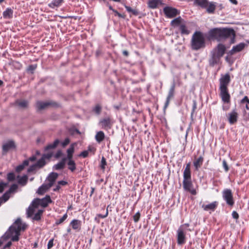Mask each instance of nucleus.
<instances>
[{
	"mask_svg": "<svg viewBox=\"0 0 249 249\" xmlns=\"http://www.w3.org/2000/svg\"><path fill=\"white\" fill-rule=\"evenodd\" d=\"M108 214V210L107 209V210H106V213L105 214L102 215L101 214H98L97 215V216L99 218H106V217H107V216Z\"/></svg>",
	"mask_w": 249,
	"mask_h": 249,
	"instance_id": "58",
	"label": "nucleus"
},
{
	"mask_svg": "<svg viewBox=\"0 0 249 249\" xmlns=\"http://www.w3.org/2000/svg\"><path fill=\"white\" fill-rule=\"evenodd\" d=\"M46 163V161L41 157V158L37 161L36 164L38 168H42Z\"/></svg>",
	"mask_w": 249,
	"mask_h": 249,
	"instance_id": "41",
	"label": "nucleus"
},
{
	"mask_svg": "<svg viewBox=\"0 0 249 249\" xmlns=\"http://www.w3.org/2000/svg\"><path fill=\"white\" fill-rule=\"evenodd\" d=\"M102 109V107L99 105H96V106L93 108V111L97 115L100 114Z\"/></svg>",
	"mask_w": 249,
	"mask_h": 249,
	"instance_id": "47",
	"label": "nucleus"
},
{
	"mask_svg": "<svg viewBox=\"0 0 249 249\" xmlns=\"http://www.w3.org/2000/svg\"><path fill=\"white\" fill-rule=\"evenodd\" d=\"M99 124L101 125L102 128L109 129L111 128L112 123L109 117H107L101 120Z\"/></svg>",
	"mask_w": 249,
	"mask_h": 249,
	"instance_id": "15",
	"label": "nucleus"
},
{
	"mask_svg": "<svg viewBox=\"0 0 249 249\" xmlns=\"http://www.w3.org/2000/svg\"><path fill=\"white\" fill-rule=\"evenodd\" d=\"M63 2V0H53L49 3L48 6L51 8H54L60 6Z\"/></svg>",
	"mask_w": 249,
	"mask_h": 249,
	"instance_id": "30",
	"label": "nucleus"
},
{
	"mask_svg": "<svg viewBox=\"0 0 249 249\" xmlns=\"http://www.w3.org/2000/svg\"><path fill=\"white\" fill-rule=\"evenodd\" d=\"M163 11L165 16L168 18H173L180 13L179 11L177 9L170 6L165 7Z\"/></svg>",
	"mask_w": 249,
	"mask_h": 249,
	"instance_id": "5",
	"label": "nucleus"
},
{
	"mask_svg": "<svg viewBox=\"0 0 249 249\" xmlns=\"http://www.w3.org/2000/svg\"><path fill=\"white\" fill-rule=\"evenodd\" d=\"M160 4H161L160 0H149L148 2V6L152 9L156 8Z\"/></svg>",
	"mask_w": 249,
	"mask_h": 249,
	"instance_id": "28",
	"label": "nucleus"
},
{
	"mask_svg": "<svg viewBox=\"0 0 249 249\" xmlns=\"http://www.w3.org/2000/svg\"><path fill=\"white\" fill-rule=\"evenodd\" d=\"M177 243L182 245L186 242V230L183 225H181L177 230Z\"/></svg>",
	"mask_w": 249,
	"mask_h": 249,
	"instance_id": "4",
	"label": "nucleus"
},
{
	"mask_svg": "<svg viewBox=\"0 0 249 249\" xmlns=\"http://www.w3.org/2000/svg\"><path fill=\"white\" fill-rule=\"evenodd\" d=\"M68 215L67 213H65L63 215L62 217H61L60 219L56 220L55 222V224L56 225H59L63 223L67 218Z\"/></svg>",
	"mask_w": 249,
	"mask_h": 249,
	"instance_id": "46",
	"label": "nucleus"
},
{
	"mask_svg": "<svg viewBox=\"0 0 249 249\" xmlns=\"http://www.w3.org/2000/svg\"><path fill=\"white\" fill-rule=\"evenodd\" d=\"M8 183L0 182V193H2L4 189L7 186ZM4 199L3 198V196L1 197H0V206L2 203H4Z\"/></svg>",
	"mask_w": 249,
	"mask_h": 249,
	"instance_id": "36",
	"label": "nucleus"
},
{
	"mask_svg": "<svg viewBox=\"0 0 249 249\" xmlns=\"http://www.w3.org/2000/svg\"><path fill=\"white\" fill-rule=\"evenodd\" d=\"M38 198L35 199L32 203L31 206H29L27 211V216L29 217H32L36 210L40 205V203L38 201Z\"/></svg>",
	"mask_w": 249,
	"mask_h": 249,
	"instance_id": "9",
	"label": "nucleus"
},
{
	"mask_svg": "<svg viewBox=\"0 0 249 249\" xmlns=\"http://www.w3.org/2000/svg\"><path fill=\"white\" fill-rule=\"evenodd\" d=\"M221 99L224 104L229 103L230 101V94H221Z\"/></svg>",
	"mask_w": 249,
	"mask_h": 249,
	"instance_id": "42",
	"label": "nucleus"
},
{
	"mask_svg": "<svg viewBox=\"0 0 249 249\" xmlns=\"http://www.w3.org/2000/svg\"><path fill=\"white\" fill-rule=\"evenodd\" d=\"M179 28L182 35H188L191 33V31L188 29L184 22L180 25Z\"/></svg>",
	"mask_w": 249,
	"mask_h": 249,
	"instance_id": "31",
	"label": "nucleus"
},
{
	"mask_svg": "<svg viewBox=\"0 0 249 249\" xmlns=\"http://www.w3.org/2000/svg\"><path fill=\"white\" fill-rule=\"evenodd\" d=\"M218 203L215 201L208 204H203L202 205V208L205 211H209L210 213L211 212H213L215 210L217 207Z\"/></svg>",
	"mask_w": 249,
	"mask_h": 249,
	"instance_id": "11",
	"label": "nucleus"
},
{
	"mask_svg": "<svg viewBox=\"0 0 249 249\" xmlns=\"http://www.w3.org/2000/svg\"><path fill=\"white\" fill-rule=\"evenodd\" d=\"M226 51V47L224 45L219 43L212 52L221 57L223 56Z\"/></svg>",
	"mask_w": 249,
	"mask_h": 249,
	"instance_id": "12",
	"label": "nucleus"
},
{
	"mask_svg": "<svg viewBox=\"0 0 249 249\" xmlns=\"http://www.w3.org/2000/svg\"><path fill=\"white\" fill-rule=\"evenodd\" d=\"M55 105L56 103L53 102L38 101L36 102V107L37 111H40Z\"/></svg>",
	"mask_w": 249,
	"mask_h": 249,
	"instance_id": "7",
	"label": "nucleus"
},
{
	"mask_svg": "<svg viewBox=\"0 0 249 249\" xmlns=\"http://www.w3.org/2000/svg\"><path fill=\"white\" fill-rule=\"evenodd\" d=\"M10 233H8V235H7V232L5 233V235H6V238H7V236H11L12 234L15 233V235L12 236L11 238V240L12 241H18L19 240V236L20 235V232L16 231H9Z\"/></svg>",
	"mask_w": 249,
	"mask_h": 249,
	"instance_id": "24",
	"label": "nucleus"
},
{
	"mask_svg": "<svg viewBox=\"0 0 249 249\" xmlns=\"http://www.w3.org/2000/svg\"><path fill=\"white\" fill-rule=\"evenodd\" d=\"M222 165L223 168H224L225 172H228L229 170V168L225 160H223Z\"/></svg>",
	"mask_w": 249,
	"mask_h": 249,
	"instance_id": "51",
	"label": "nucleus"
},
{
	"mask_svg": "<svg viewBox=\"0 0 249 249\" xmlns=\"http://www.w3.org/2000/svg\"><path fill=\"white\" fill-rule=\"evenodd\" d=\"M58 174L54 172L51 173L48 177V180L49 181V183L47 184L49 185V187H52L55 180L58 177Z\"/></svg>",
	"mask_w": 249,
	"mask_h": 249,
	"instance_id": "18",
	"label": "nucleus"
},
{
	"mask_svg": "<svg viewBox=\"0 0 249 249\" xmlns=\"http://www.w3.org/2000/svg\"><path fill=\"white\" fill-rule=\"evenodd\" d=\"M191 48L193 50H198L205 46V38L203 33L196 31L193 35L191 40Z\"/></svg>",
	"mask_w": 249,
	"mask_h": 249,
	"instance_id": "2",
	"label": "nucleus"
},
{
	"mask_svg": "<svg viewBox=\"0 0 249 249\" xmlns=\"http://www.w3.org/2000/svg\"><path fill=\"white\" fill-rule=\"evenodd\" d=\"M208 36L210 39H215L218 41H224L230 39V44L235 42V34L233 29L231 28H215L210 30L208 32Z\"/></svg>",
	"mask_w": 249,
	"mask_h": 249,
	"instance_id": "1",
	"label": "nucleus"
},
{
	"mask_svg": "<svg viewBox=\"0 0 249 249\" xmlns=\"http://www.w3.org/2000/svg\"><path fill=\"white\" fill-rule=\"evenodd\" d=\"M44 212V210L40 209L35 213L32 218L34 220L38 221L41 219V216Z\"/></svg>",
	"mask_w": 249,
	"mask_h": 249,
	"instance_id": "39",
	"label": "nucleus"
},
{
	"mask_svg": "<svg viewBox=\"0 0 249 249\" xmlns=\"http://www.w3.org/2000/svg\"><path fill=\"white\" fill-rule=\"evenodd\" d=\"M230 82V76L227 73L222 75L220 79V93H228L227 86Z\"/></svg>",
	"mask_w": 249,
	"mask_h": 249,
	"instance_id": "3",
	"label": "nucleus"
},
{
	"mask_svg": "<svg viewBox=\"0 0 249 249\" xmlns=\"http://www.w3.org/2000/svg\"><path fill=\"white\" fill-rule=\"evenodd\" d=\"M24 167H25L23 166V165L22 164H20L16 167V171L17 172H19L21 171L24 168Z\"/></svg>",
	"mask_w": 249,
	"mask_h": 249,
	"instance_id": "56",
	"label": "nucleus"
},
{
	"mask_svg": "<svg viewBox=\"0 0 249 249\" xmlns=\"http://www.w3.org/2000/svg\"><path fill=\"white\" fill-rule=\"evenodd\" d=\"M174 89H175V84H174V83H173L170 88L169 93H173V92L174 91Z\"/></svg>",
	"mask_w": 249,
	"mask_h": 249,
	"instance_id": "63",
	"label": "nucleus"
},
{
	"mask_svg": "<svg viewBox=\"0 0 249 249\" xmlns=\"http://www.w3.org/2000/svg\"><path fill=\"white\" fill-rule=\"evenodd\" d=\"M53 246V239L50 240L48 243L47 248L48 249H51Z\"/></svg>",
	"mask_w": 249,
	"mask_h": 249,
	"instance_id": "55",
	"label": "nucleus"
},
{
	"mask_svg": "<svg viewBox=\"0 0 249 249\" xmlns=\"http://www.w3.org/2000/svg\"><path fill=\"white\" fill-rule=\"evenodd\" d=\"M66 161L67 158H63L60 162L53 166V168L56 170L63 169L65 167Z\"/></svg>",
	"mask_w": 249,
	"mask_h": 249,
	"instance_id": "25",
	"label": "nucleus"
},
{
	"mask_svg": "<svg viewBox=\"0 0 249 249\" xmlns=\"http://www.w3.org/2000/svg\"><path fill=\"white\" fill-rule=\"evenodd\" d=\"M232 216L234 219H238L239 218V214L236 211H233L232 213Z\"/></svg>",
	"mask_w": 249,
	"mask_h": 249,
	"instance_id": "60",
	"label": "nucleus"
},
{
	"mask_svg": "<svg viewBox=\"0 0 249 249\" xmlns=\"http://www.w3.org/2000/svg\"><path fill=\"white\" fill-rule=\"evenodd\" d=\"M115 14V15L116 16H118L120 18H125V16L124 15H122L120 13H119L117 11H116V10H114V11L113 12Z\"/></svg>",
	"mask_w": 249,
	"mask_h": 249,
	"instance_id": "59",
	"label": "nucleus"
},
{
	"mask_svg": "<svg viewBox=\"0 0 249 249\" xmlns=\"http://www.w3.org/2000/svg\"><path fill=\"white\" fill-rule=\"evenodd\" d=\"M60 143V141L58 139L55 140L53 143L48 144L45 148V150H48L51 149H54Z\"/></svg>",
	"mask_w": 249,
	"mask_h": 249,
	"instance_id": "38",
	"label": "nucleus"
},
{
	"mask_svg": "<svg viewBox=\"0 0 249 249\" xmlns=\"http://www.w3.org/2000/svg\"><path fill=\"white\" fill-rule=\"evenodd\" d=\"M183 19L180 17H178L171 21L170 24L173 27H180V25L184 23Z\"/></svg>",
	"mask_w": 249,
	"mask_h": 249,
	"instance_id": "23",
	"label": "nucleus"
},
{
	"mask_svg": "<svg viewBox=\"0 0 249 249\" xmlns=\"http://www.w3.org/2000/svg\"><path fill=\"white\" fill-rule=\"evenodd\" d=\"M105 139V134L104 133L100 131L97 133L95 135V139L96 141L98 142H100L104 140Z\"/></svg>",
	"mask_w": 249,
	"mask_h": 249,
	"instance_id": "37",
	"label": "nucleus"
},
{
	"mask_svg": "<svg viewBox=\"0 0 249 249\" xmlns=\"http://www.w3.org/2000/svg\"><path fill=\"white\" fill-rule=\"evenodd\" d=\"M18 188V185H17L16 184H13L10 187L9 190L6 191L3 195V198L4 199V202H6L9 199V198L10 197L11 194L15 192L17 190Z\"/></svg>",
	"mask_w": 249,
	"mask_h": 249,
	"instance_id": "14",
	"label": "nucleus"
},
{
	"mask_svg": "<svg viewBox=\"0 0 249 249\" xmlns=\"http://www.w3.org/2000/svg\"><path fill=\"white\" fill-rule=\"evenodd\" d=\"M88 154H89L88 151L85 150V151L82 152L80 154L79 156L82 157L83 158H86L87 157H88Z\"/></svg>",
	"mask_w": 249,
	"mask_h": 249,
	"instance_id": "57",
	"label": "nucleus"
},
{
	"mask_svg": "<svg viewBox=\"0 0 249 249\" xmlns=\"http://www.w3.org/2000/svg\"><path fill=\"white\" fill-rule=\"evenodd\" d=\"M16 147L15 142L13 140H9L3 143L2 149L3 154L6 153L9 150Z\"/></svg>",
	"mask_w": 249,
	"mask_h": 249,
	"instance_id": "10",
	"label": "nucleus"
},
{
	"mask_svg": "<svg viewBox=\"0 0 249 249\" xmlns=\"http://www.w3.org/2000/svg\"><path fill=\"white\" fill-rule=\"evenodd\" d=\"M14 11L11 8H7L2 13L4 19H11L13 17Z\"/></svg>",
	"mask_w": 249,
	"mask_h": 249,
	"instance_id": "20",
	"label": "nucleus"
},
{
	"mask_svg": "<svg viewBox=\"0 0 249 249\" xmlns=\"http://www.w3.org/2000/svg\"><path fill=\"white\" fill-rule=\"evenodd\" d=\"M15 105L20 108H25L28 106V102L26 100H17Z\"/></svg>",
	"mask_w": 249,
	"mask_h": 249,
	"instance_id": "26",
	"label": "nucleus"
},
{
	"mask_svg": "<svg viewBox=\"0 0 249 249\" xmlns=\"http://www.w3.org/2000/svg\"><path fill=\"white\" fill-rule=\"evenodd\" d=\"M37 167V166L36 165V164H33V165H31V166H30L29 167V168L28 169L27 171H28V172H29V173H30V172H33L34 171H35V170L36 169V168Z\"/></svg>",
	"mask_w": 249,
	"mask_h": 249,
	"instance_id": "53",
	"label": "nucleus"
},
{
	"mask_svg": "<svg viewBox=\"0 0 249 249\" xmlns=\"http://www.w3.org/2000/svg\"><path fill=\"white\" fill-rule=\"evenodd\" d=\"M75 143H72L70 147L67 149V157H65L64 158H67V160H71L72 159L73 154L74 151V145Z\"/></svg>",
	"mask_w": 249,
	"mask_h": 249,
	"instance_id": "27",
	"label": "nucleus"
},
{
	"mask_svg": "<svg viewBox=\"0 0 249 249\" xmlns=\"http://www.w3.org/2000/svg\"><path fill=\"white\" fill-rule=\"evenodd\" d=\"M62 153L61 151L59 150L56 152L55 157L56 158H58L62 155Z\"/></svg>",
	"mask_w": 249,
	"mask_h": 249,
	"instance_id": "64",
	"label": "nucleus"
},
{
	"mask_svg": "<svg viewBox=\"0 0 249 249\" xmlns=\"http://www.w3.org/2000/svg\"><path fill=\"white\" fill-rule=\"evenodd\" d=\"M194 3L196 5H197L202 8H206L209 4L208 0H193Z\"/></svg>",
	"mask_w": 249,
	"mask_h": 249,
	"instance_id": "22",
	"label": "nucleus"
},
{
	"mask_svg": "<svg viewBox=\"0 0 249 249\" xmlns=\"http://www.w3.org/2000/svg\"><path fill=\"white\" fill-rule=\"evenodd\" d=\"M53 156V153H48L47 154H43L42 158L46 161V160H50V159Z\"/></svg>",
	"mask_w": 249,
	"mask_h": 249,
	"instance_id": "48",
	"label": "nucleus"
},
{
	"mask_svg": "<svg viewBox=\"0 0 249 249\" xmlns=\"http://www.w3.org/2000/svg\"><path fill=\"white\" fill-rule=\"evenodd\" d=\"M223 110L227 111L230 108V105L229 103L225 104L222 107Z\"/></svg>",
	"mask_w": 249,
	"mask_h": 249,
	"instance_id": "61",
	"label": "nucleus"
},
{
	"mask_svg": "<svg viewBox=\"0 0 249 249\" xmlns=\"http://www.w3.org/2000/svg\"><path fill=\"white\" fill-rule=\"evenodd\" d=\"M140 213L138 212L133 216V220L135 222H137L140 219Z\"/></svg>",
	"mask_w": 249,
	"mask_h": 249,
	"instance_id": "50",
	"label": "nucleus"
},
{
	"mask_svg": "<svg viewBox=\"0 0 249 249\" xmlns=\"http://www.w3.org/2000/svg\"><path fill=\"white\" fill-rule=\"evenodd\" d=\"M221 57L216 54L212 51L211 52V56L209 59V64L211 66H213L215 64H218Z\"/></svg>",
	"mask_w": 249,
	"mask_h": 249,
	"instance_id": "16",
	"label": "nucleus"
},
{
	"mask_svg": "<svg viewBox=\"0 0 249 249\" xmlns=\"http://www.w3.org/2000/svg\"><path fill=\"white\" fill-rule=\"evenodd\" d=\"M222 196L227 204L230 206H232L234 204L232 194L230 189L224 190L222 192Z\"/></svg>",
	"mask_w": 249,
	"mask_h": 249,
	"instance_id": "6",
	"label": "nucleus"
},
{
	"mask_svg": "<svg viewBox=\"0 0 249 249\" xmlns=\"http://www.w3.org/2000/svg\"><path fill=\"white\" fill-rule=\"evenodd\" d=\"M70 142V139L69 138H66L65 140L61 143L62 146L64 147L66 145H67Z\"/></svg>",
	"mask_w": 249,
	"mask_h": 249,
	"instance_id": "54",
	"label": "nucleus"
},
{
	"mask_svg": "<svg viewBox=\"0 0 249 249\" xmlns=\"http://www.w3.org/2000/svg\"><path fill=\"white\" fill-rule=\"evenodd\" d=\"M193 184L190 180H183V187L186 191H190V189L192 188Z\"/></svg>",
	"mask_w": 249,
	"mask_h": 249,
	"instance_id": "33",
	"label": "nucleus"
},
{
	"mask_svg": "<svg viewBox=\"0 0 249 249\" xmlns=\"http://www.w3.org/2000/svg\"><path fill=\"white\" fill-rule=\"evenodd\" d=\"M70 225L71 226L73 230L79 231L81 227V221L78 219H73L70 223Z\"/></svg>",
	"mask_w": 249,
	"mask_h": 249,
	"instance_id": "21",
	"label": "nucleus"
},
{
	"mask_svg": "<svg viewBox=\"0 0 249 249\" xmlns=\"http://www.w3.org/2000/svg\"><path fill=\"white\" fill-rule=\"evenodd\" d=\"M203 162V158L200 156L198 159H196L194 161V165L196 170H198L202 165Z\"/></svg>",
	"mask_w": 249,
	"mask_h": 249,
	"instance_id": "29",
	"label": "nucleus"
},
{
	"mask_svg": "<svg viewBox=\"0 0 249 249\" xmlns=\"http://www.w3.org/2000/svg\"><path fill=\"white\" fill-rule=\"evenodd\" d=\"M67 164L68 165V169L71 170L72 172L75 171L76 169V164L75 161L72 160V159L71 160H67Z\"/></svg>",
	"mask_w": 249,
	"mask_h": 249,
	"instance_id": "35",
	"label": "nucleus"
},
{
	"mask_svg": "<svg viewBox=\"0 0 249 249\" xmlns=\"http://www.w3.org/2000/svg\"><path fill=\"white\" fill-rule=\"evenodd\" d=\"M106 164H107L106 160L104 157H103L101 159V168L102 169H105V166L106 165Z\"/></svg>",
	"mask_w": 249,
	"mask_h": 249,
	"instance_id": "52",
	"label": "nucleus"
},
{
	"mask_svg": "<svg viewBox=\"0 0 249 249\" xmlns=\"http://www.w3.org/2000/svg\"><path fill=\"white\" fill-rule=\"evenodd\" d=\"M238 114L235 111L233 110L229 114L228 121L230 124H233L237 121Z\"/></svg>",
	"mask_w": 249,
	"mask_h": 249,
	"instance_id": "17",
	"label": "nucleus"
},
{
	"mask_svg": "<svg viewBox=\"0 0 249 249\" xmlns=\"http://www.w3.org/2000/svg\"><path fill=\"white\" fill-rule=\"evenodd\" d=\"M37 65L36 64L31 65L28 66L27 71L31 73H33L35 70L36 69Z\"/></svg>",
	"mask_w": 249,
	"mask_h": 249,
	"instance_id": "44",
	"label": "nucleus"
},
{
	"mask_svg": "<svg viewBox=\"0 0 249 249\" xmlns=\"http://www.w3.org/2000/svg\"><path fill=\"white\" fill-rule=\"evenodd\" d=\"M247 46V44L245 43H240L239 44L233 46L232 48L229 52L230 55H233L235 53H238L242 51L245 47Z\"/></svg>",
	"mask_w": 249,
	"mask_h": 249,
	"instance_id": "13",
	"label": "nucleus"
},
{
	"mask_svg": "<svg viewBox=\"0 0 249 249\" xmlns=\"http://www.w3.org/2000/svg\"><path fill=\"white\" fill-rule=\"evenodd\" d=\"M7 178L9 181H14L15 179V175L13 173H9L7 174Z\"/></svg>",
	"mask_w": 249,
	"mask_h": 249,
	"instance_id": "49",
	"label": "nucleus"
},
{
	"mask_svg": "<svg viewBox=\"0 0 249 249\" xmlns=\"http://www.w3.org/2000/svg\"><path fill=\"white\" fill-rule=\"evenodd\" d=\"M191 179V171H183V180Z\"/></svg>",
	"mask_w": 249,
	"mask_h": 249,
	"instance_id": "43",
	"label": "nucleus"
},
{
	"mask_svg": "<svg viewBox=\"0 0 249 249\" xmlns=\"http://www.w3.org/2000/svg\"><path fill=\"white\" fill-rule=\"evenodd\" d=\"M37 201L40 203V206L43 208L46 207L49 203L52 202L51 199L49 196H47L42 199L38 198V200Z\"/></svg>",
	"mask_w": 249,
	"mask_h": 249,
	"instance_id": "19",
	"label": "nucleus"
},
{
	"mask_svg": "<svg viewBox=\"0 0 249 249\" xmlns=\"http://www.w3.org/2000/svg\"><path fill=\"white\" fill-rule=\"evenodd\" d=\"M215 2H209L208 6L206 8L207 12L209 14H213L214 13L215 9Z\"/></svg>",
	"mask_w": 249,
	"mask_h": 249,
	"instance_id": "32",
	"label": "nucleus"
},
{
	"mask_svg": "<svg viewBox=\"0 0 249 249\" xmlns=\"http://www.w3.org/2000/svg\"><path fill=\"white\" fill-rule=\"evenodd\" d=\"M26 228V225L22 223L20 218H18L15 221L14 225L11 226L9 231H16L20 232L21 231H24Z\"/></svg>",
	"mask_w": 249,
	"mask_h": 249,
	"instance_id": "8",
	"label": "nucleus"
},
{
	"mask_svg": "<svg viewBox=\"0 0 249 249\" xmlns=\"http://www.w3.org/2000/svg\"><path fill=\"white\" fill-rule=\"evenodd\" d=\"M51 187H49L47 184H42L37 190V193L39 195H43L44 194L47 190H48Z\"/></svg>",
	"mask_w": 249,
	"mask_h": 249,
	"instance_id": "34",
	"label": "nucleus"
},
{
	"mask_svg": "<svg viewBox=\"0 0 249 249\" xmlns=\"http://www.w3.org/2000/svg\"><path fill=\"white\" fill-rule=\"evenodd\" d=\"M173 94H169V95L167 96V98H166V102L164 104V107H163V109L165 110L166 108L168 107L169 104V102H170V99L172 97H173Z\"/></svg>",
	"mask_w": 249,
	"mask_h": 249,
	"instance_id": "45",
	"label": "nucleus"
},
{
	"mask_svg": "<svg viewBox=\"0 0 249 249\" xmlns=\"http://www.w3.org/2000/svg\"><path fill=\"white\" fill-rule=\"evenodd\" d=\"M68 182L67 181H63V180H61V181H59L58 182V184L60 186V185H63V186H64V185H66V184H67Z\"/></svg>",
	"mask_w": 249,
	"mask_h": 249,
	"instance_id": "62",
	"label": "nucleus"
},
{
	"mask_svg": "<svg viewBox=\"0 0 249 249\" xmlns=\"http://www.w3.org/2000/svg\"><path fill=\"white\" fill-rule=\"evenodd\" d=\"M18 183L19 184L22 186H24L26 184L28 180V177L26 175H24L21 177L18 176Z\"/></svg>",
	"mask_w": 249,
	"mask_h": 249,
	"instance_id": "40",
	"label": "nucleus"
}]
</instances>
